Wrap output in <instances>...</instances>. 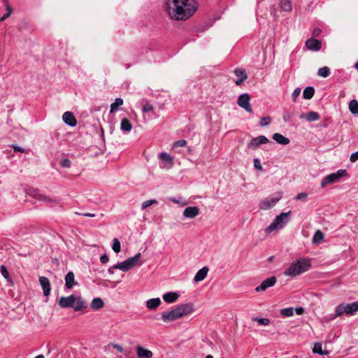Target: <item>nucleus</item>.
<instances>
[{
    "label": "nucleus",
    "mask_w": 358,
    "mask_h": 358,
    "mask_svg": "<svg viewBox=\"0 0 358 358\" xmlns=\"http://www.w3.org/2000/svg\"><path fill=\"white\" fill-rule=\"evenodd\" d=\"M164 9L169 17L175 20H186L196 10L194 0H165Z\"/></svg>",
    "instance_id": "nucleus-1"
},
{
    "label": "nucleus",
    "mask_w": 358,
    "mask_h": 358,
    "mask_svg": "<svg viewBox=\"0 0 358 358\" xmlns=\"http://www.w3.org/2000/svg\"><path fill=\"white\" fill-rule=\"evenodd\" d=\"M62 308H72L75 311H80L87 307V302L80 296L71 294L68 296H61L58 301Z\"/></svg>",
    "instance_id": "nucleus-2"
},
{
    "label": "nucleus",
    "mask_w": 358,
    "mask_h": 358,
    "mask_svg": "<svg viewBox=\"0 0 358 358\" xmlns=\"http://www.w3.org/2000/svg\"><path fill=\"white\" fill-rule=\"evenodd\" d=\"M311 267V262L309 259L302 257L292 262L284 272L287 276L294 278L306 272Z\"/></svg>",
    "instance_id": "nucleus-3"
},
{
    "label": "nucleus",
    "mask_w": 358,
    "mask_h": 358,
    "mask_svg": "<svg viewBox=\"0 0 358 358\" xmlns=\"http://www.w3.org/2000/svg\"><path fill=\"white\" fill-rule=\"evenodd\" d=\"M291 210L277 215L273 222L265 229V232L271 234L273 231L282 229L289 222L291 218Z\"/></svg>",
    "instance_id": "nucleus-4"
},
{
    "label": "nucleus",
    "mask_w": 358,
    "mask_h": 358,
    "mask_svg": "<svg viewBox=\"0 0 358 358\" xmlns=\"http://www.w3.org/2000/svg\"><path fill=\"white\" fill-rule=\"evenodd\" d=\"M358 311V301L351 303H341L335 308L334 317H340L343 314L354 315Z\"/></svg>",
    "instance_id": "nucleus-5"
},
{
    "label": "nucleus",
    "mask_w": 358,
    "mask_h": 358,
    "mask_svg": "<svg viewBox=\"0 0 358 358\" xmlns=\"http://www.w3.org/2000/svg\"><path fill=\"white\" fill-rule=\"evenodd\" d=\"M348 177V173L345 169H339L335 173H331L325 177L321 181L322 188H324L327 185L338 182L342 178Z\"/></svg>",
    "instance_id": "nucleus-6"
},
{
    "label": "nucleus",
    "mask_w": 358,
    "mask_h": 358,
    "mask_svg": "<svg viewBox=\"0 0 358 358\" xmlns=\"http://www.w3.org/2000/svg\"><path fill=\"white\" fill-rule=\"evenodd\" d=\"M141 253L138 252L135 255L134 257H129L127 259L124 260L122 262L117 263L114 265V268L116 269H119L124 272H127L129 270L131 269L137 264H141L140 263Z\"/></svg>",
    "instance_id": "nucleus-7"
},
{
    "label": "nucleus",
    "mask_w": 358,
    "mask_h": 358,
    "mask_svg": "<svg viewBox=\"0 0 358 358\" xmlns=\"http://www.w3.org/2000/svg\"><path fill=\"white\" fill-rule=\"evenodd\" d=\"M282 198V193L278 192L276 196L266 198L259 203V208L267 210L273 207Z\"/></svg>",
    "instance_id": "nucleus-8"
},
{
    "label": "nucleus",
    "mask_w": 358,
    "mask_h": 358,
    "mask_svg": "<svg viewBox=\"0 0 358 358\" xmlns=\"http://www.w3.org/2000/svg\"><path fill=\"white\" fill-rule=\"evenodd\" d=\"M250 95L248 93L241 94L238 98V104L247 112L252 113V109L250 103Z\"/></svg>",
    "instance_id": "nucleus-9"
},
{
    "label": "nucleus",
    "mask_w": 358,
    "mask_h": 358,
    "mask_svg": "<svg viewBox=\"0 0 358 358\" xmlns=\"http://www.w3.org/2000/svg\"><path fill=\"white\" fill-rule=\"evenodd\" d=\"M159 159L161 161L159 166L162 169H170L173 164L172 157L166 152H161L159 154Z\"/></svg>",
    "instance_id": "nucleus-10"
},
{
    "label": "nucleus",
    "mask_w": 358,
    "mask_h": 358,
    "mask_svg": "<svg viewBox=\"0 0 358 358\" xmlns=\"http://www.w3.org/2000/svg\"><path fill=\"white\" fill-rule=\"evenodd\" d=\"M176 309L180 318L194 311V305L191 303L180 304L176 307Z\"/></svg>",
    "instance_id": "nucleus-11"
},
{
    "label": "nucleus",
    "mask_w": 358,
    "mask_h": 358,
    "mask_svg": "<svg viewBox=\"0 0 358 358\" xmlns=\"http://www.w3.org/2000/svg\"><path fill=\"white\" fill-rule=\"evenodd\" d=\"M180 317L176 308L170 311H164L162 314V320L164 322H169L180 319Z\"/></svg>",
    "instance_id": "nucleus-12"
},
{
    "label": "nucleus",
    "mask_w": 358,
    "mask_h": 358,
    "mask_svg": "<svg viewBox=\"0 0 358 358\" xmlns=\"http://www.w3.org/2000/svg\"><path fill=\"white\" fill-rule=\"evenodd\" d=\"M276 278L275 276L270 277L263 280L259 286L255 288L257 292H264L266 289L271 287L276 283Z\"/></svg>",
    "instance_id": "nucleus-13"
},
{
    "label": "nucleus",
    "mask_w": 358,
    "mask_h": 358,
    "mask_svg": "<svg viewBox=\"0 0 358 358\" xmlns=\"http://www.w3.org/2000/svg\"><path fill=\"white\" fill-rule=\"evenodd\" d=\"M268 142L269 140L265 136L261 135L256 138H253L248 144V148L252 150H256L259 145L266 144Z\"/></svg>",
    "instance_id": "nucleus-14"
},
{
    "label": "nucleus",
    "mask_w": 358,
    "mask_h": 358,
    "mask_svg": "<svg viewBox=\"0 0 358 358\" xmlns=\"http://www.w3.org/2000/svg\"><path fill=\"white\" fill-rule=\"evenodd\" d=\"M31 195L33 197L37 199L38 200L45 203H52L54 204H58L59 203V201L58 199L41 194L36 190H34L33 192V194H31Z\"/></svg>",
    "instance_id": "nucleus-15"
},
{
    "label": "nucleus",
    "mask_w": 358,
    "mask_h": 358,
    "mask_svg": "<svg viewBox=\"0 0 358 358\" xmlns=\"http://www.w3.org/2000/svg\"><path fill=\"white\" fill-rule=\"evenodd\" d=\"M199 208L196 206H189L185 208L182 215L189 219H193L199 215Z\"/></svg>",
    "instance_id": "nucleus-16"
},
{
    "label": "nucleus",
    "mask_w": 358,
    "mask_h": 358,
    "mask_svg": "<svg viewBox=\"0 0 358 358\" xmlns=\"http://www.w3.org/2000/svg\"><path fill=\"white\" fill-rule=\"evenodd\" d=\"M39 282L42 287L43 294L45 296H48L51 290V285L49 279L46 277L41 276L39 278Z\"/></svg>",
    "instance_id": "nucleus-17"
},
{
    "label": "nucleus",
    "mask_w": 358,
    "mask_h": 358,
    "mask_svg": "<svg viewBox=\"0 0 358 358\" xmlns=\"http://www.w3.org/2000/svg\"><path fill=\"white\" fill-rule=\"evenodd\" d=\"M306 46L312 51H318L321 48V43L319 40L310 38L306 41Z\"/></svg>",
    "instance_id": "nucleus-18"
},
{
    "label": "nucleus",
    "mask_w": 358,
    "mask_h": 358,
    "mask_svg": "<svg viewBox=\"0 0 358 358\" xmlns=\"http://www.w3.org/2000/svg\"><path fill=\"white\" fill-rule=\"evenodd\" d=\"M62 120L70 127H75L77 124V120L71 112H65L62 115Z\"/></svg>",
    "instance_id": "nucleus-19"
},
{
    "label": "nucleus",
    "mask_w": 358,
    "mask_h": 358,
    "mask_svg": "<svg viewBox=\"0 0 358 358\" xmlns=\"http://www.w3.org/2000/svg\"><path fill=\"white\" fill-rule=\"evenodd\" d=\"M78 285L75 280V275L73 271H69L65 276V286L67 289H71Z\"/></svg>",
    "instance_id": "nucleus-20"
},
{
    "label": "nucleus",
    "mask_w": 358,
    "mask_h": 358,
    "mask_svg": "<svg viewBox=\"0 0 358 358\" xmlns=\"http://www.w3.org/2000/svg\"><path fill=\"white\" fill-rule=\"evenodd\" d=\"M179 296L180 295L178 293L170 292L164 294L162 296V299L166 303H172L176 301Z\"/></svg>",
    "instance_id": "nucleus-21"
},
{
    "label": "nucleus",
    "mask_w": 358,
    "mask_h": 358,
    "mask_svg": "<svg viewBox=\"0 0 358 358\" xmlns=\"http://www.w3.org/2000/svg\"><path fill=\"white\" fill-rule=\"evenodd\" d=\"M136 353L138 358H152L153 355L152 351L143 348L141 345L136 347Z\"/></svg>",
    "instance_id": "nucleus-22"
},
{
    "label": "nucleus",
    "mask_w": 358,
    "mask_h": 358,
    "mask_svg": "<svg viewBox=\"0 0 358 358\" xmlns=\"http://www.w3.org/2000/svg\"><path fill=\"white\" fill-rule=\"evenodd\" d=\"M208 271L207 266H203L199 269L194 277V281L198 282L203 280L206 278Z\"/></svg>",
    "instance_id": "nucleus-23"
},
{
    "label": "nucleus",
    "mask_w": 358,
    "mask_h": 358,
    "mask_svg": "<svg viewBox=\"0 0 358 358\" xmlns=\"http://www.w3.org/2000/svg\"><path fill=\"white\" fill-rule=\"evenodd\" d=\"M234 74L238 78L235 82L237 85H241L248 78L246 72L241 69H235Z\"/></svg>",
    "instance_id": "nucleus-24"
},
{
    "label": "nucleus",
    "mask_w": 358,
    "mask_h": 358,
    "mask_svg": "<svg viewBox=\"0 0 358 358\" xmlns=\"http://www.w3.org/2000/svg\"><path fill=\"white\" fill-rule=\"evenodd\" d=\"M301 119H306L308 122L317 121L320 119V115L317 112L311 111L307 113H302L300 115Z\"/></svg>",
    "instance_id": "nucleus-25"
},
{
    "label": "nucleus",
    "mask_w": 358,
    "mask_h": 358,
    "mask_svg": "<svg viewBox=\"0 0 358 358\" xmlns=\"http://www.w3.org/2000/svg\"><path fill=\"white\" fill-rule=\"evenodd\" d=\"M162 301L159 298H153L146 301V307L150 310L156 309L160 306Z\"/></svg>",
    "instance_id": "nucleus-26"
},
{
    "label": "nucleus",
    "mask_w": 358,
    "mask_h": 358,
    "mask_svg": "<svg viewBox=\"0 0 358 358\" xmlns=\"http://www.w3.org/2000/svg\"><path fill=\"white\" fill-rule=\"evenodd\" d=\"M273 139L280 145H287L289 143V139L279 133H275L273 135Z\"/></svg>",
    "instance_id": "nucleus-27"
},
{
    "label": "nucleus",
    "mask_w": 358,
    "mask_h": 358,
    "mask_svg": "<svg viewBox=\"0 0 358 358\" xmlns=\"http://www.w3.org/2000/svg\"><path fill=\"white\" fill-rule=\"evenodd\" d=\"M279 6L281 11L290 12L292 10V4L289 0H280Z\"/></svg>",
    "instance_id": "nucleus-28"
},
{
    "label": "nucleus",
    "mask_w": 358,
    "mask_h": 358,
    "mask_svg": "<svg viewBox=\"0 0 358 358\" xmlns=\"http://www.w3.org/2000/svg\"><path fill=\"white\" fill-rule=\"evenodd\" d=\"M120 129L124 132H129L132 129V125L127 118H123L120 122Z\"/></svg>",
    "instance_id": "nucleus-29"
},
{
    "label": "nucleus",
    "mask_w": 358,
    "mask_h": 358,
    "mask_svg": "<svg viewBox=\"0 0 358 358\" xmlns=\"http://www.w3.org/2000/svg\"><path fill=\"white\" fill-rule=\"evenodd\" d=\"M104 303L101 298H94L91 303V308L94 310H98L103 307Z\"/></svg>",
    "instance_id": "nucleus-30"
},
{
    "label": "nucleus",
    "mask_w": 358,
    "mask_h": 358,
    "mask_svg": "<svg viewBox=\"0 0 358 358\" xmlns=\"http://www.w3.org/2000/svg\"><path fill=\"white\" fill-rule=\"evenodd\" d=\"M314 94L315 89L311 86H308L304 89L303 92V96L305 99H310L314 96Z\"/></svg>",
    "instance_id": "nucleus-31"
},
{
    "label": "nucleus",
    "mask_w": 358,
    "mask_h": 358,
    "mask_svg": "<svg viewBox=\"0 0 358 358\" xmlns=\"http://www.w3.org/2000/svg\"><path fill=\"white\" fill-rule=\"evenodd\" d=\"M123 104V99L122 98H116L115 101L110 104V113L115 112L118 108Z\"/></svg>",
    "instance_id": "nucleus-32"
},
{
    "label": "nucleus",
    "mask_w": 358,
    "mask_h": 358,
    "mask_svg": "<svg viewBox=\"0 0 358 358\" xmlns=\"http://www.w3.org/2000/svg\"><path fill=\"white\" fill-rule=\"evenodd\" d=\"M349 109L350 111L354 114L357 115L358 114V102L356 100H352L350 101L349 103Z\"/></svg>",
    "instance_id": "nucleus-33"
},
{
    "label": "nucleus",
    "mask_w": 358,
    "mask_h": 358,
    "mask_svg": "<svg viewBox=\"0 0 358 358\" xmlns=\"http://www.w3.org/2000/svg\"><path fill=\"white\" fill-rule=\"evenodd\" d=\"M317 75L322 78H327L330 75V69L327 66H324L319 69Z\"/></svg>",
    "instance_id": "nucleus-34"
},
{
    "label": "nucleus",
    "mask_w": 358,
    "mask_h": 358,
    "mask_svg": "<svg viewBox=\"0 0 358 358\" xmlns=\"http://www.w3.org/2000/svg\"><path fill=\"white\" fill-rule=\"evenodd\" d=\"M324 239V234L320 230H317L313 237V243H318Z\"/></svg>",
    "instance_id": "nucleus-35"
},
{
    "label": "nucleus",
    "mask_w": 358,
    "mask_h": 358,
    "mask_svg": "<svg viewBox=\"0 0 358 358\" xmlns=\"http://www.w3.org/2000/svg\"><path fill=\"white\" fill-rule=\"evenodd\" d=\"M252 320L257 322L259 325H262V326H268L271 323V321L268 318H262V317H252Z\"/></svg>",
    "instance_id": "nucleus-36"
},
{
    "label": "nucleus",
    "mask_w": 358,
    "mask_h": 358,
    "mask_svg": "<svg viewBox=\"0 0 358 358\" xmlns=\"http://www.w3.org/2000/svg\"><path fill=\"white\" fill-rule=\"evenodd\" d=\"M280 314L285 317H291L294 315V308L290 307L281 309Z\"/></svg>",
    "instance_id": "nucleus-37"
},
{
    "label": "nucleus",
    "mask_w": 358,
    "mask_h": 358,
    "mask_svg": "<svg viewBox=\"0 0 358 358\" xmlns=\"http://www.w3.org/2000/svg\"><path fill=\"white\" fill-rule=\"evenodd\" d=\"M121 245L120 242L117 238H114L113 240L112 249L115 253H118L120 252Z\"/></svg>",
    "instance_id": "nucleus-38"
},
{
    "label": "nucleus",
    "mask_w": 358,
    "mask_h": 358,
    "mask_svg": "<svg viewBox=\"0 0 358 358\" xmlns=\"http://www.w3.org/2000/svg\"><path fill=\"white\" fill-rule=\"evenodd\" d=\"M313 352L314 353H317V354H319V355H326L327 354L328 352L326 351V352H324L322 349V345L320 343H316L313 348Z\"/></svg>",
    "instance_id": "nucleus-39"
},
{
    "label": "nucleus",
    "mask_w": 358,
    "mask_h": 358,
    "mask_svg": "<svg viewBox=\"0 0 358 358\" xmlns=\"http://www.w3.org/2000/svg\"><path fill=\"white\" fill-rule=\"evenodd\" d=\"M157 201L156 199L147 200L142 203L141 208L143 210H144L146 208L150 206L151 205L157 204Z\"/></svg>",
    "instance_id": "nucleus-40"
},
{
    "label": "nucleus",
    "mask_w": 358,
    "mask_h": 358,
    "mask_svg": "<svg viewBox=\"0 0 358 358\" xmlns=\"http://www.w3.org/2000/svg\"><path fill=\"white\" fill-rule=\"evenodd\" d=\"M271 119L269 116L262 117L259 122L261 127H266L270 124Z\"/></svg>",
    "instance_id": "nucleus-41"
},
{
    "label": "nucleus",
    "mask_w": 358,
    "mask_h": 358,
    "mask_svg": "<svg viewBox=\"0 0 358 358\" xmlns=\"http://www.w3.org/2000/svg\"><path fill=\"white\" fill-rule=\"evenodd\" d=\"M154 110V107L150 103H146V104H145L143 108H142V111L143 113H148V112H150V111H153Z\"/></svg>",
    "instance_id": "nucleus-42"
},
{
    "label": "nucleus",
    "mask_w": 358,
    "mask_h": 358,
    "mask_svg": "<svg viewBox=\"0 0 358 358\" xmlns=\"http://www.w3.org/2000/svg\"><path fill=\"white\" fill-rule=\"evenodd\" d=\"M0 272H1V275L6 279H8L9 278V273H8V271L7 268L6 267V266L1 265L0 266Z\"/></svg>",
    "instance_id": "nucleus-43"
},
{
    "label": "nucleus",
    "mask_w": 358,
    "mask_h": 358,
    "mask_svg": "<svg viewBox=\"0 0 358 358\" xmlns=\"http://www.w3.org/2000/svg\"><path fill=\"white\" fill-rule=\"evenodd\" d=\"M71 161L68 158L62 159L60 161V165L62 167L69 168L71 166Z\"/></svg>",
    "instance_id": "nucleus-44"
},
{
    "label": "nucleus",
    "mask_w": 358,
    "mask_h": 358,
    "mask_svg": "<svg viewBox=\"0 0 358 358\" xmlns=\"http://www.w3.org/2000/svg\"><path fill=\"white\" fill-rule=\"evenodd\" d=\"M300 94H301V89L299 87H297L294 90V92L292 94V98L294 101H296V99L300 95Z\"/></svg>",
    "instance_id": "nucleus-45"
},
{
    "label": "nucleus",
    "mask_w": 358,
    "mask_h": 358,
    "mask_svg": "<svg viewBox=\"0 0 358 358\" xmlns=\"http://www.w3.org/2000/svg\"><path fill=\"white\" fill-rule=\"evenodd\" d=\"M292 114L289 111H285L283 115V120L285 122H289L292 120Z\"/></svg>",
    "instance_id": "nucleus-46"
},
{
    "label": "nucleus",
    "mask_w": 358,
    "mask_h": 358,
    "mask_svg": "<svg viewBox=\"0 0 358 358\" xmlns=\"http://www.w3.org/2000/svg\"><path fill=\"white\" fill-rule=\"evenodd\" d=\"M187 142L185 140H178L174 142L173 146L174 147H184L185 146Z\"/></svg>",
    "instance_id": "nucleus-47"
},
{
    "label": "nucleus",
    "mask_w": 358,
    "mask_h": 358,
    "mask_svg": "<svg viewBox=\"0 0 358 358\" xmlns=\"http://www.w3.org/2000/svg\"><path fill=\"white\" fill-rule=\"evenodd\" d=\"M308 196V194L306 192H301L299 194H298L296 196V200H303V201H305L306 199Z\"/></svg>",
    "instance_id": "nucleus-48"
},
{
    "label": "nucleus",
    "mask_w": 358,
    "mask_h": 358,
    "mask_svg": "<svg viewBox=\"0 0 358 358\" xmlns=\"http://www.w3.org/2000/svg\"><path fill=\"white\" fill-rule=\"evenodd\" d=\"M254 166L255 167V169H257V170H262V166L261 165V163H260V161L258 158H255L254 159Z\"/></svg>",
    "instance_id": "nucleus-49"
},
{
    "label": "nucleus",
    "mask_w": 358,
    "mask_h": 358,
    "mask_svg": "<svg viewBox=\"0 0 358 358\" xmlns=\"http://www.w3.org/2000/svg\"><path fill=\"white\" fill-rule=\"evenodd\" d=\"M350 160L351 162H355L357 160H358V151L352 153L350 155Z\"/></svg>",
    "instance_id": "nucleus-50"
},
{
    "label": "nucleus",
    "mask_w": 358,
    "mask_h": 358,
    "mask_svg": "<svg viewBox=\"0 0 358 358\" xmlns=\"http://www.w3.org/2000/svg\"><path fill=\"white\" fill-rule=\"evenodd\" d=\"M321 34V29L318 27H316L313 31V37H317Z\"/></svg>",
    "instance_id": "nucleus-51"
},
{
    "label": "nucleus",
    "mask_w": 358,
    "mask_h": 358,
    "mask_svg": "<svg viewBox=\"0 0 358 358\" xmlns=\"http://www.w3.org/2000/svg\"><path fill=\"white\" fill-rule=\"evenodd\" d=\"M108 257L106 254H103L100 257V261L103 264H106L108 262Z\"/></svg>",
    "instance_id": "nucleus-52"
},
{
    "label": "nucleus",
    "mask_w": 358,
    "mask_h": 358,
    "mask_svg": "<svg viewBox=\"0 0 358 358\" xmlns=\"http://www.w3.org/2000/svg\"><path fill=\"white\" fill-rule=\"evenodd\" d=\"M111 346H112L113 348H115V349H116L117 350H118L119 352H123V350H124V349H123L122 346V345H119V344H114V343H113V344H111Z\"/></svg>",
    "instance_id": "nucleus-53"
},
{
    "label": "nucleus",
    "mask_w": 358,
    "mask_h": 358,
    "mask_svg": "<svg viewBox=\"0 0 358 358\" xmlns=\"http://www.w3.org/2000/svg\"><path fill=\"white\" fill-rule=\"evenodd\" d=\"M76 215H82L83 217H95V215L93 214V213H76Z\"/></svg>",
    "instance_id": "nucleus-54"
},
{
    "label": "nucleus",
    "mask_w": 358,
    "mask_h": 358,
    "mask_svg": "<svg viewBox=\"0 0 358 358\" xmlns=\"http://www.w3.org/2000/svg\"><path fill=\"white\" fill-rule=\"evenodd\" d=\"M13 148L15 152H24V149L20 147V146H17V145H13Z\"/></svg>",
    "instance_id": "nucleus-55"
},
{
    "label": "nucleus",
    "mask_w": 358,
    "mask_h": 358,
    "mask_svg": "<svg viewBox=\"0 0 358 358\" xmlns=\"http://www.w3.org/2000/svg\"><path fill=\"white\" fill-rule=\"evenodd\" d=\"M296 313L297 315H301L304 312V309L302 307H299L295 309Z\"/></svg>",
    "instance_id": "nucleus-56"
},
{
    "label": "nucleus",
    "mask_w": 358,
    "mask_h": 358,
    "mask_svg": "<svg viewBox=\"0 0 358 358\" xmlns=\"http://www.w3.org/2000/svg\"><path fill=\"white\" fill-rule=\"evenodd\" d=\"M10 15V12H7L6 13H5V14H4V15L1 17V21L5 20H6V19H7Z\"/></svg>",
    "instance_id": "nucleus-57"
},
{
    "label": "nucleus",
    "mask_w": 358,
    "mask_h": 358,
    "mask_svg": "<svg viewBox=\"0 0 358 358\" xmlns=\"http://www.w3.org/2000/svg\"><path fill=\"white\" fill-rule=\"evenodd\" d=\"M114 269H116L115 268H114V266L110 267L108 269V272L110 274V275H113L114 273Z\"/></svg>",
    "instance_id": "nucleus-58"
},
{
    "label": "nucleus",
    "mask_w": 358,
    "mask_h": 358,
    "mask_svg": "<svg viewBox=\"0 0 358 358\" xmlns=\"http://www.w3.org/2000/svg\"><path fill=\"white\" fill-rule=\"evenodd\" d=\"M171 201L175 203H180V200L179 199H175V198H170L169 199Z\"/></svg>",
    "instance_id": "nucleus-59"
},
{
    "label": "nucleus",
    "mask_w": 358,
    "mask_h": 358,
    "mask_svg": "<svg viewBox=\"0 0 358 358\" xmlns=\"http://www.w3.org/2000/svg\"><path fill=\"white\" fill-rule=\"evenodd\" d=\"M6 8H7V12H10V13H12V8L8 3L6 5Z\"/></svg>",
    "instance_id": "nucleus-60"
},
{
    "label": "nucleus",
    "mask_w": 358,
    "mask_h": 358,
    "mask_svg": "<svg viewBox=\"0 0 358 358\" xmlns=\"http://www.w3.org/2000/svg\"><path fill=\"white\" fill-rule=\"evenodd\" d=\"M271 14L273 16V17H275L276 15V10L275 8H273V10L271 11Z\"/></svg>",
    "instance_id": "nucleus-61"
},
{
    "label": "nucleus",
    "mask_w": 358,
    "mask_h": 358,
    "mask_svg": "<svg viewBox=\"0 0 358 358\" xmlns=\"http://www.w3.org/2000/svg\"><path fill=\"white\" fill-rule=\"evenodd\" d=\"M34 358H44V357H43V355H40L35 357Z\"/></svg>",
    "instance_id": "nucleus-62"
},
{
    "label": "nucleus",
    "mask_w": 358,
    "mask_h": 358,
    "mask_svg": "<svg viewBox=\"0 0 358 358\" xmlns=\"http://www.w3.org/2000/svg\"><path fill=\"white\" fill-rule=\"evenodd\" d=\"M206 358H213L212 355H208L206 357Z\"/></svg>",
    "instance_id": "nucleus-63"
},
{
    "label": "nucleus",
    "mask_w": 358,
    "mask_h": 358,
    "mask_svg": "<svg viewBox=\"0 0 358 358\" xmlns=\"http://www.w3.org/2000/svg\"><path fill=\"white\" fill-rule=\"evenodd\" d=\"M4 1H7V0H4Z\"/></svg>",
    "instance_id": "nucleus-64"
}]
</instances>
